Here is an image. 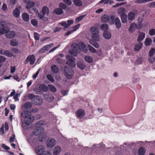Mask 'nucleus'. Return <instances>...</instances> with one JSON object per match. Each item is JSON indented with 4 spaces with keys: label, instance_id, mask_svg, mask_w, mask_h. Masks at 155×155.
Listing matches in <instances>:
<instances>
[{
    "label": "nucleus",
    "instance_id": "obj_1",
    "mask_svg": "<svg viewBox=\"0 0 155 155\" xmlns=\"http://www.w3.org/2000/svg\"><path fill=\"white\" fill-rule=\"evenodd\" d=\"M86 47V45L83 42H80L79 45L75 43H73L72 45V51H70L71 55L75 57L77 56L78 53L81 50L83 52L86 53L88 51Z\"/></svg>",
    "mask_w": 155,
    "mask_h": 155
},
{
    "label": "nucleus",
    "instance_id": "obj_2",
    "mask_svg": "<svg viewBox=\"0 0 155 155\" xmlns=\"http://www.w3.org/2000/svg\"><path fill=\"white\" fill-rule=\"evenodd\" d=\"M21 116L24 118L25 124L27 126L31 123L34 119V117L31 115V112L28 110L23 111L21 113Z\"/></svg>",
    "mask_w": 155,
    "mask_h": 155
},
{
    "label": "nucleus",
    "instance_id": "obj_3",
    "mask_svg": "<svg viewBox=\"0 0 155 155\" xmlns=\"http://www.w3.org/2000/svg\"><path fill=\"white\" fill-rule=\"evenodd\" d=\"M64 70L65 76L68 79H71L74 73L73 69L68 66H66L64 68Z\"/></svg>",
    "mask_w": 155,
    "mask_h": 155
},
{
    "label": "nucleus",
    "instance_id": "obj_4",
    "mask_svg": "<svg viewBox=\"0 0 155 155\" xmlns=\"http://www.w3.org/2000/svg\"><path fill=\"white\" fill-rule=\"evenodd\" d=\"M115 17L114 15H111L110 18L107 15H104L101 18V21L103 22H108L111 25L114 24V19Z\"/></svg>",
    "mask_w": 155,
    "mask_h": 155
},
{
    "label": "nucleus",
    "instance_id": "obj_5",
    "mask_svg": "<svg viewBox=\"0 0 155 155\" xmlns=\"http://www.w3.org/2000/svg\"><path fill=\"white\" fill-rule=\"evenodd\" d=\"M36 60L34 54L28 55L26 58L25 62V64H26L30 62V64L33 65L35 63Z\"/></svg>",
    "mask_w": 155,
    "mask_h": 155
},
{
    "label": "nucleus",
    "instance_id": "obj_6",
    "mask_svg": "<svg viewBox=\"0 0 155 155\" xmlns=\"http://www.w3.org/2000/svg\"><path fill=\"white\" fill-rule=\"evenodd\" d=\"M36 128L34 129L32 131V133L35 136L39 135L43 133L44 130V128L41 126L36 127Z\"/></svg>",
    "mask_w": 155,
    "mask_h": 155
},
{
    "label": "nucleus",
    "instance_id": "obj_7",
    "mask_svg": "<svg viewBox=\"0 0 155 155\" xmlns=\"http://www.w3.org/2000/svg\"><path fill=\"white\" fill-rule=\"evenodd\" d=\"M74 23V21L72 20H68L67 22L66 21H62L59 23V24L64 27V29H66L69 27Z\"/></svg>",
    "mask_w": 155,
    "mask_h": 155
},
{
    "label": "nucleus",
    "instance_id": "obj_8",
    "mask_svg": "<svg viewBox=\"0 0 155 155\" xmlns=\"http://www.w3.org/2000/svg\"><path fill=\"white\" fill-rule=\"evenodd\" d=\"M43 99L39 96H36V98L32 101L33 104L36 105H40L43 102Z\"/></svg>",
    "mask_w": 155,
    "mask_h": 155
},
{
    "label": "nucleus",
    "instance_id": "obj_9",
    "mask_svg": "<svg viewBox=\"0 0 155 155\" xmlns=\"http://www.w3.org/2000/svg\"><path fill=\"white\" fill-rule=\"evenodd\" d=\"M75 114L79 118H82L85 116V113L83 109H79L76 111Z\"/></svg>",
    "mask_w": 155,
    "mask_h": 155
},
{
    "label": "nucleus",
    "instance_id": "obj_10",
    "mask_svg": "<svg viewBox=\"0 0 155 155\" xmlns=\"http://www.w3.org/2000/svg\"><path fill=\"white\" fill-rule=\"evenodd\" d=\"M56 143V141L54 139L50 138L47 140L46 144L48 147H51L55 145Z\"/></svg>",
    "mask_w": 155,
    "mask_h": 155
},
{
    "label": "nucleus",
    "instance_id": "obj_11",
    "mask_svg": "<svg viewBox=\"0 0 155 155\" xmlns=\"http://www.w3.org/2000/svg\"><path fill=\"white\" fill-rule=\"evenodd\" d=\"M21 8V6H20L15 8L13 12V15L14 17L16 18L19 17L20 13V10Z\"/></svg>",
    "mask_w": 155,
    "mask_h": 155
},
{
    "label": "nucleus",
    "instance_id": "obj_12",
    "mask_svg": "<svg viewBox=\"0 0 155 155\" xmlns=\"http://www.w3.org/2000/svg\"><path fill=\"white\" fill-rule=\"evenodd\" d=\"M44 150V147L42 146H38L35 149L36 152L39 155H41L42 154Z\"/></svg>",
    "mask_w": 155,
    "mask_h": 155
},
{
    "label": "nucleus",
    "instance_id": "obj_13",
    "mask_svg": "<svg viewBox=\"0 0 155 155\" xmlns=\"http://www.w3.org/2000/svg\"><path fill=\"white\" fill-rule=\"evenodd\" d=\"M15 34L14 31H12L7 32L5 34V36L8 38H13L15 35Z\"/></svg>",
    "mask_w": 155,
    "mask_h": 155
},
{
    "label": "nucleus",
    "instance_id": "obj_14",
    "mask_svg": "<svg viewBox=\"0 0 155 155\" xmlns=\"http://www.w3.org/2000/svg\"><path fill=\"white\" fill-rule=\"evenodd\" d=\"M25 3H26V8L27 9H30L33 7L35 5V2L32 1Z\"/></svg>",
    "mask_w": 155,
    "mask_h": 155
},
{
    "label": "nucleus",
    "instance_id": "obj_15",
    "mask_svg": "<svg viewBox=\"0 0 155 155\" xmlns=\"http://www.w3.org/2000/svg\"><path fill=\"white\" fill-rule=\"evenodd\" d=\"M145 33L142 32L140 33L137 38V40L139 42L142 41L145 38Z\"/></svg>",
    "mask_w": 155,
    "mask_h": 155
},
{
    "label": "nucleus",
    "instance_id": "obj_16",
    "mask_svg": "<svg viewBox=\"0 0 155 155\" xmlns=\"http://www.w3.org/2000/svg\"><path fill=\"white\" fill-rule=\"evenodd\" d=\"M114 23L116 27L117 28H120L121 27V23L120 19L118 18H115Z\"/></svg>",
    "mask_w": 155,
    "mask_h": 155
},
{
    "label": "nucleus",
    "instance_id": "obj_17",
    "mask_svg": "<svg viewBox=\"0 0 155 155\" xmlns=\"http://www.w3.org/2000/svg\"><path fill=\"white\" fill-rule=\"evenodd\" d=\"M103 35L104 38L106 39H110L111 36L110 33L108 31H104L103 33Z\"/></svg>",
    "mask_w": 155,
    "mask_h": 155
},
{
    "label": "nucleus",
    "instance_id": "obj_18",
    "mask_svg": "<svg viewBox=\"0 0 155 155\" xmlns=\"http://www.w3.org/2000/svg\"><path fill=\"white\" fill-rule=\"evenodd\" d=\"M137 26V25L135 23H132L130 25L129 28V31L131 33L133 32L136 28Z\"/></svg>",
    "mask_w": 155,
    "mask_h": 155
},
{
    "label": "nucleus",
    "instance_id": "obj_19",
    "mask_svg": "<svg viewBox=\"0 0 155 155\" xmlns=\"http://www.w3.org/2000/svg\"><path fill=\"white\" fill-rule=\"evenodd\" d=\"M23 20L26 22L28 21L30 19L29 15L26 13H24L22 15Z\"/></svg>",
    "mask_w": 155,
    "mask_h": 155
},
{
    "label": "nucleus",
    "instance_id": "obj_20",
    "mask_svg": "<svg viewBox=\"0 0 155 155\" xmlns=\"http://www.w3.org/2000/svg\"><path fill=\"white\" fill-rule=\"evenodd\" d=\"M125 11L126 10L125 8L121 7L118 9V12L120 16H121L126 15L125 14Z\"/></svg>",
    "mask_w": 155,
    "mask_h": 155
},
{
    "label": "nucleus",
    "instance_id": "obj_21",
    "mask_svg": "<svg viewBox=\"0 0 155 155\" xmlns=\"http://www.w3.org/2000/svg\"><path fill=\"white\" fill-rule=\"evenodd\" d=\"M135 14L132 12H129L128 15V18L130 21L133 20L135 18Z\"/></svg>",
    "mask_w": 155,
    "mask_h": 155
},
{
    "label": "nucleus",
    "instance_id": "obj_22",
    "mask_svg": "<svg viewBox=\"0 0 155 155\" xmlns=\"http://www.w3.org/2000/svg\"><path fill=\"white\" fill-rule=\"evenodd\" d=\"M39 89L43 92H47L48 90V87L45 84H41L39 87Z\"/></svg>",
    "mask_w": 155,
    "mask_h": 155
},
{
    "label": "nucleus",
    "instance_id": "obj_23",
    "mask_svg": "<svg viewBox=\"0 0 155 155\" xmlns=\"http://www.w3.org/2000/svg\"><path fill=\"white\" fill-rule=\"evenodd\" d=\"M143 46V44L141 42H139L136 44L134 48V50L136 51H139Z\"/></svg>",
    "mask_w": 155,
    "mask_h": 155
},
{
    "label": "nucleus",
    "instance_id": "obj_24",
    "mask_svg": "<svg viewBox=\"0 0 155 155\" xmlns=\"http://www.w3.org/2000/svg\"><path fill=\"white\" fill-rule=\"evenodd\" d=\"M51 69L52 72L54 73H57L59 71L58 68L55 65H52L51 67Z\"/></svg>",
    "mask_w": 155,
    "mask_h": 155
},
{
    "label": "nucleus",
    "instance_id": "obj_25",
    "mask_svg": "<svg viewBox=\"0 0 155 155\" xmlns=\"http://www.w3.org/2000/svg\"><path fill=\"white\" fill-rule=\"evenodd\" d=\"M77 66L78 68L81 70L84 69L86 67L84 64L81 61H79L77 63Z\"/></svg>",
    "mask_w": 155,
    "mask_h": 155
},
{
    "label": "nucleus",
    "instance_id": "obj_26",
    "mask_svg": "<svg viewBox=\"0 0 155 155\" xmlns=\"http://www.w3.org/2000/svg\"><path fill=\"white\" fill-rule=\"evenodd\" d=\"M42 12L43 15H48L49 13V10L48 7L46 6L43 7L42 8Z\"/></svg>",
    "mask_w": 155,
    "mask_h": 155
},
{
    "label": "nucleus",
    "instance_id": "obj_27",
    "mask_svg": "<svg viewBox=\"0 0 155 155\" xmlns=\"http://www.w3.org/2000/svg\"><path fill=\"white\" fill-rule=\"evenodd\" d=\"M66 64L72 68H74L75 66V64L74 61L73 59L67 61Z\"/></svg>",
    "mask_w": 155,
    "mask_h": 155
},
{
    "label": "nucleus",
    "instance_id": "obj_28",
    "mask_svg": "<svg viewBox=\"0 0 155 155\" xmlns=\"http://www.w3.org/2000/svg\"><path fill=\"white\" fill-rule=\"evenodd\" d=\"M61 151V148L59 146H56L55 147L53 151L54 154L56 155L58 154Z\"/></svg>",
    "mask_w": 155,
    "mask_h": 155
},
{
    "label": "nucleus",
    "instance_id": "obj_29",
    "mask_svg": "<svg viewBox=\"0 0 155 155\" xmlns=\"http://www.w3.org/2000/svg\"><path fill=\"white\" fill-rule=\"evenodd\" d=\"M54 12L56 14L61 15L63 13V11L62 9L60 8H57L55 9Z\"/></svg>",
    "mask_w": 155,
    "mask_h": 155
},
{
    "label": "nucleus",
    "instance_id": "obj_30",
    "mask_svg": "<svg viewBox=\"0 0 155 155\" xmlns=\"http://www.w3.org/2000/svg\"><path fill=\"white\" fill-rule=\"evenodd\" d=\"M4 55L8 57H11L13 56V54L12 52H10L8 50H6L4 51Z\"/></svg>",
    "mask_w": 155,
    "mask_h": 155
},
{
    "label": "nucleus",
    "instance_id": "obj_31",
    "mask_svg": "<svg viewBox=\"0 0 155 155\" xmlns=\"http://www.w3.org/2000/svg\"><path fill=\"white\" fill-rule=\"evenodd\" d=\"M152 42V40L149 38H147L145 40L144 44L147 46H148L151 45Z\"/></svg>",
    "mask_w": 155,
    "mask_h": 155
},
{
    "label": "nucleus",
    "instance_id": "obj_32",
    "mask_svg": "<svg viewBox=\"0 0 155 155\" xmlns=\"http://www.w3.org/2000/svg\"><path fill=\"white\" fill-rule=\"evenodd\" d=\"M85 60L89 63H92L93 62V58L91 56L87 55L84 58Z\"/></svg>",
    "mask_w": 155,
    "mask_h": 155
},
{
    "label": "nucleus",
    "instance_id": "obj_33",
    "mask_svg": "<svg viewBox=\"0 0 155 155\" xmlns=\"http://www.w3.org/2000/svg\"><path fill=\"white\" fill-rule=\"evenodd\" d=\"M98 33H95L92 34L91 36L92 38L95 41H99L100 40V38L98 35Z\"/></svg>",
    "mask_w": 155,
    "mask_h": 155
},
{
    "label": "nucleus",
    "instance_id": "obj_34",
    "mask_svg": "<svg viewBox=\"0 0 155 155\" xmlns=\"http://www.w3.org/2000/svg\"><path fill=\"white\" fill-rule=\"evenodd\" d=\"M91 31L92 34L95 33H99V30L98 28L96 27H92L91 28Z\"/></svg>",
    "mask_w": 155,
    "mask_h": 155
},
{
    "label": "nucleus",
    "instance_id": "obj_35",
    "mask_svg": "<svg viewBox=\"0 0 155 155\" xmlns=\"http://www.w3.org/2000/svg\"><path fill=\"white\" fill-rule=\"evenodd\" d=\"M32 104L31 102H27L25 103L24 105V107L27 109L31 108L32 107Z\"/></svg>",
    "mask_w": 155,
    "mask_h": 155
},
{
    "label": "nucleus",
    "instance_id": "obj_36",
    "mask_svg": "<svg viewBox=\"0 0 155 155\" xmlns=\"http://www.w3.org/2000/svg\"><path fill=\"white\" fill-rule=\"evenodd\" d=\"M121 21L123 23H125L127 22V16L126 15H124L121 16H120Z\"/></svg>",
    "mask_w": 155,
    "mask_h": 155
},
{
    "label": "nucleus",
    "instance_id": "obj_37",
    "mask_svg": "<svg viewBox=\"0 0 155 155\" xmlns=\"http://www.w3.org/2000/svg\"><path fill=\"white\" fill-rule=\"evenodd\" d=\"M145 152L144 148L140 147L139 149L138 153L139 155H144Z\"/></svg>",
    "mask_w": 155,
    "mask_h": 155
},
{
    "label": "nucleus",
    "instance_id": "obj_38",
    "mask_svg": "<svg viewBox=\"0 0 155 155\" xmlns=\"http://www.w3.org/2000/svg\"><path fill=\"white\" fill-rule=\"evenodd\" d=\"M101 28L102 30L104 31H107L108 27L107 24H103L101 25Z\"/></svg>",
    "mask_w": 155,
    "mask_h": 155
},
{
    "label": "nucleus",
    "instance_id": "obj_39",
    "mask_svg": "<svg viewBox=\"0 0 155 155\" xmlns=\"http://www.w3.org/2000/svg\"><path fill=\"white\" fill-rule=\"evenodd\" d=\"M10 44L12 46H16L18 45V43L16 40L12 39L11 40Z\"/></svg>",
    "mask_w": 155,
    "mask_h": 155
},
{
    "label": "nucleus",
    "instance_id": "obj_40",
    "mask_svg": "<svg viewBox=\"0 0 155 155\" xmlns=\"http://www.w3.org/2000/svg\"><path fill=\"white\" fill-rule=\"evenodd\" d=\"M73 2L74 4L78 6H81L82 5V2L80 0H74Z\"/></svg>",
    "mask_w": 155,
    "mask_h": 155
},
{
    "label": "nucleus",
    "instance_id": "obj_41",
    "mask_svg": "<svg viewBox=\"0 0 155 155\" xmlns=\"http://www.w3.org/2000/svg\"><path fill=\"white\" fill-rule=\"evenodd\" d=\"M15 94V91L13 90L10 94L9 95L6 97L4 98V101L6 102L7 101L8 99V97L10 96L12 97Z\"/></svg>",
    "mask_w": 155,
    "mask_h": 155
},
{
    "label": "nucleus",
    "instance_id": "obj_42",
    "mask_svg": "<svg viewBox=\"0 0 155 155\" xmlns=\"http://www.w3.org/2000/svg\"><path fill=\"white\" fill-rule=\"evenodd\" d=\"M86 16V15H81L76 18L75 21L76 23L79 22L80 21L82 20L84 17Z\"/></svg>",
    "mask_w": 155,
    "mask_h": 155
},
{
    "label": "nucleus",
    "instance_id": "obj_43",
    "mask_svg": "<svg viewBox=\"0 0 155 155\" xmlns=\"http://www.w3.org/2000/svg\"><path fill=\"white\" fill-rule=\"evenodd\" d=\"M6 26V22L3 20H0V28H4L5 29Z\"/></svg>",
    "mask_w": 155,
    "mask_h": 155
},
{
    "label": "nucleus",
    "instance_id": "obj_44",
    "mask_svg": "<svg viewBox=\"0 0 155 155\" xmlns=\"http://www.w3.org/2000/svg\"><path fill=\"white\" fill-rule=\"evenodd\" d=\"M155 53V49L154 48H151L149 52V56L150 57H152Z\"/></svg>",
    "mask_w": 155,
    "mask_h": 155
},
{
    "label": "nucleus",
    "instance_id": "obj_45",
    "mask_svg": "<svg viewBox=\"0 0 155 155\" xmlns=\"http://www.w3.org/2000/svg\"><path fill=\"white\" fill-rule=\"evenodd\" d=\"M48 87L49 89V90L50 91H52L53 92H55L56 91V89L55 87L52 85H49Z\"/></svg>",
    "mask_w": 155,
    "mask_h": 155
},
{
    "label": "nucleus",
    "instance_id": "obj_46",
    "mask_svg": "<svg viewBox=\"0 0 155 155\" xmlns=\"http://www.w3.org/2000/svg\"><path fill=\"white\" fill-rule=\"evenodd\" d=\"M59 7L60 8L62 9V10H63V9H65L67 7L66 5L63 3H59Z\"/></svg>",
    "mask_w": 155,
    "mask_h": 155
},
{
    "label": "nucleus",
    "instance_id": "obj_47",
    "mask_svg": "<svg viewBox=\"0 0 155 155\" xmlns=\"http://www.w3.org/2000/svg\"><path fill=\"white\" fill-rule=\"evenodd\" d=\"M54 45V44L53 43H51L44 46V47L45 48V50L47 51Z\"/></svg>",
    "mask_w": 155,
    "mask_h": 155
},
{
    "label": "nucleus",
    "instance_id": "obj_48",
    "mask_svg": "<svg viewBox=\"0 0 155 155\" xmlns=\"http://www.w3.org/2000/svg\"><path fill=\"white\" fill-rule=\"evenodd\" d=\"M47 79L51 82H54V79L51 75L50 74H48L47 75Z\"/></svg>",
    "mask_w": 155,
    "mask_h": 155
},
{
    "label": "nucleus",
    "instance_id": "obj_49",
    "mask_svg": "<svg viewBox=\"0 0 155 155\" xmlns=\"http://www.w3.org/2000/svg\"><path fill=\"white\" fill-rule=\"evenodd\" d=\"M88 48L89 50L93 53H95L96 52V50L93 47L90 45H88Z\"/></svg>",
    "mask_w": 155,
    "mask_h": 155
},
{
    "label": "nucleus",
    "instance_id": "obj_50",
    "mask_svg": "<svg viewBox=\"0 0 155 155\" xmlns=\"http://www.w3.org/2000/svg\"><path fill=\"white\" fill-rule=\"evenodd\" d=\"M31 24L34 26H36L38 25V22L35 19H33L31 21Z\"/></svg>",
    "mask_w": 155,
    "mask_h": 155
},
{
    "label": "nucleus",
    "instance_id": "obj_51",
    "mask_svg": "<svg viewBox=\"0 0 155 155\" xmlns=\"http://www.w3.org/2000/svg\"><path fill=\"white\" fill-rule=\"evenodd\" d=\"M44 122L42 120H40L37 122L35 124V127H38L39 126H41L40 125H43L44 124Z\"/></svg>",
    "mask_w": 155,
    "mask_h": 155
},
{
    "label": "nucleus",
    "instance_id": "obj_52",
    "mask_svg": "<svg viewBox=\"0 0 155 155\" xmlns=\"http://www.w3.org/2000/svg\"><path fill=\"white\" fill-rule=\"evenodd\" d=\"M149 34L151 36L155 35V29L152 28L149 31Z\"/></svg>",
    "mask_w": 155,
    "mask_h": 155
},
{
    "label": "nucleus",
    "instance_id": "obj_53",
    "mask_svg": "<svg viewBox=\"0 0 155 155\" xmlns=\"http://www.w3.org/2000/svg\"><path fill=\"white\" fill-rule=\"evenodd\" d=\"M36 96L35 95L33 94H31L28 95V97L30 99L32 100H33L34 99L36 98Z\"/></svg>",
    "mask_w": 155,
    "mask_h": 155
},
{
    "label": "nucleus",
    "instance_id": "obj_54",
    "mask_svg": "<svg viewBox=\"0 0 155 155\" xmlns=\"http://www.w3.org/2000/svg\"><path fill=\"white\" fill-rule=\"evenodd\" d=\"M34 38L36 40L39 41V34L36 32L34 33Z\"/></svg>",
    "mask_w": 155,
    "mask_h": 155
},
{
    "label": "nucleus",
    "instance_id": "obj_55",
    "mask_svg": "<svg viewBox=\"0 0 155 155\" xmlns=\"http://www.w3.org/2000/svg\"><path fill=\"white\" fill-rule=\"evenodd\" d=\"M65 4L68 5H70L71 4L72 2L71 0H63Z\"/></svg>",
    "mask_w": 155,
    "mask_h": 155
},
{
    "label": "nucleus",
    "instance_id": "obj_56",
    "mask_svg": "<svg viewBox=\"0 0 155 155\" xmlns=\"http://www.w3.org/2000/svg\"><path fill=\"white\" fill-rule=\"evenodd\" d=\"M13 137H10L9 139L10 142L12 143L14 141L15 139V135L14 134H12Z\"/></svg>",
    "mask_w": 155,
    "mask_h": 155
},
{
    "label": "nucleus",
    "instance_id": "obj_57",
    "mask_svg": "<svg viewBox=\"0 0 155 155\" xmlns=\"http://www.w3.org/2000/svg\"><path fill=\"white\" fill-rule=\"evenodd\" d=\"M39 71L40 70H38L35 74L33 75L32 78L34 79H35L37 78L38 75L39 73Z\"/></svg>",
    "mask_w": 155,
    "mask_h": 155
},
{
    "label": "nucleus",
    "instance_id": "obj_58",
    "mask_svg": "<svg viewBox=\"0 0 155 155\" xmlns=\"http://www.w3.org/2000/svg\"><path fill=\"white\" fill-rule=\"evenodd\" d=\"M46 50H45L44 46L41 49L38 51V53L39 54H41L44 53Z\"/></svg>",
    "mask_w": 155,
    "mask_h": 155
},
{
    "label": "nucleus",
    "instance_id": "obj_59",
    "mask_svg": "<svg viewBox=\"0 0 155 155\" xmlns=\"http://www.w3.org/2000/svg\"><path fill=\"white\" fill-rule=\"evenodd\" d=\"M142 62V58H138L136 61V63L138 64H141Z\"/></svg>",
    "mask_w": 155,
    "mask_h": 155
},
{
    "label": "nucleus",
    "instance_id": "obj_60",
    "mask_svg": "<svg viewBox=\"0 0 155 155\" xmlns=\"http://www.w3.org/2000/svg\"><path fill=\"white\" fill-rule=\"evenodd\" d=\"M136 3L140 4L145 3V0H137L135 1Z\"/></svg>",
    "mask_w": 155,
    "mask_h": 155
},
{
    "label": "nucleus",
    "instance_id": "obj_61",
    "mask_svg": "<svg viewBox=\"0 0 155 155\" xmlns=\"http://www.w3.org/2000/svg\"><path fill=\"white\" fill-rule=\"evenodd\" d=\"M61 92L62 94L64 96H65L67 95L68 93V91L66 90H61Z\"/></svg>",
    "mask_w": 155,
    "mask_h": 155
},
{
    "label": "nucleus",
    "instance_id": "obj_62",
    "mask_svg": "<svg viewBox=\"0 0 155 155\" xmlns=\"http://www.w3.org/2000/svg\"><path fill=\"white\" fill-rule=\"evenodd\" d=\"M5 28H0V35L3 34L5 31Z\"/></svg>",
    "mask_w": 155,
    "mask_h": 155
},
{
    "label": "nucleus",
    "instance_id": "obj_63",
    "mask_svg": "<svg viewBox=\"0 0 155 155\" xmlns=\"http://www.w3.org/2000/svg\"><path fill=\"white\" fill-rule=\"evenodd\" d=\"M2 10L3 11H5L7 9V5L5 4H3L2 8Z\"/></svg>",
    "mask_w": 155,
    "mask_h": 155
},
{
    "label": "nucleus",
    "instance_id": "obj_64",
    "mask_svg": "<svg viewBox=\"0 0 155 155\" xmlns=\"http://www.w3.org/2000/svg\"><path fill=\"white\" fill-rule=\"evenodd\" d=\"M2 148L5 150H8L10 149L9 147L7 146L6 145L4 144H2Z\"/></svg>",
    "mask_w": 155,
    "mask_h": 155
}]
</instances>
